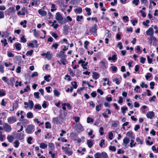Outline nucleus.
Masks as SVG:
<instances>
[{"label":"nucleus","instance_id":"obj_32","mask_svg":"<svg viewBox=\"0 0 158 158\" xmlns=\"http://www.w3.org/2000/svg\"><path fill=\"white\" fill-rule=\"evenodd\" d=\"M14 143L15 144V148H17L19 145V142L18 140H16L15 141Z\"/></svg>","mask_w":158,"mask_h":158},{"label":"nucleus","instance_id":"obj_13","mask_svg":"<svg viewBox=\"0 0 158 158\" xmlns=\"http://www.w3.org/2000/svg\"><path fill=\"white\" fill-rule=\"evenodd\" d=\"M38 13L40 15L42 16H45L47 14V12L42 9H39L38 10Z\"/></svg>","mask_w":158,"mask_h":158},{"label":"nucleus","instance_id":"obj_27","mask_svg":"<svg viewBox=\"0 0 158 158\" xmlns=\"http://www.w3.org/2000/svg\"><path fill=\"white\" fill-rule=\"evenodd\" d=\"M45 128H46L50 129L51 128V126L50 125V123L49 122H46L45 123Z\"/></svg>","mask_w":158,"mask_h":158},{"label":"nucleus","instance_id":"obj_24","mask_svg":"<svg viewBox=\"0 0 158 158\" xmlns=\"http://www.w3.org/2000/svg\"><path fill=\"white\" fill-rule=\"evenodd\" d=\"M14 139V137L12 135L9 136L7 137V139L8 141L10 143L12 142Z\"/></svg>","mask_w":158,"mask_h":158},{"label":"nucleus","instance_id":"obj_53","mask_svg":"<svg viewBox=\"0 0 158 158\" xmlns=\"http://www.w3.org/2000/svg\"><path fill=\"white\" fill-rule=\"evenodd\" d=\"M113 134L112 132H110L109 133L108 137H109V138L110 140H112V137H113Z\"/></svg>","mask_w":158,"mask_h":158},{"label":"nucleus","instance_id":"obj_46","mask_svg":"<svg viewBox=\"0 0 158 158\" xmlns=\"http://www.w3.org/2000/svg\"><path fill=\"white\" fill-rule=\"evenodd\" d=\"M50 77V76L49 75H48L47 76H45L44 77V78L45 80L47 82H49L50 81V80L49 78Z\"/></svg>","mask_w":158,"mask_h":158},{"label":"nucleus","instance_id":"obj_19","mask_svg":"<svg viewBox=\"0 0 158 158\" xmlns=\"http://www.w3.org/2000/svg\"><path fill=\"white\" fill-rule=\"evenodd\" d=\"M47 144L44 143L42 142L40 143V147L41 148L44 149L47 148Z\"/></svg>","mask_w":158,"mask_h":158},{"label":"nucleus","instance_id":"obj_2","mask_svg":"<svg viewBox=\"0 0 158 158\" xmlns=\"http://www.w3.org/2000/svg\"><path fill=\"white\" fill-rule=\"evenodd\" d=\"M75 127L78 132L83 131L84 130L83 126L80 123H76L75 125Z\"/></svg>","mask_w":158,"mask_h":158},{"label":"nucleus","instance_id":"obj_15","mask_svg":"<svg viewBox=\"0 0 158 158\" xmlns=\"http://www.w3.org/2000/svg\"><path fill=\"white\" fill-rule=\"evenodd\" d=\"M60 61L63 65H65L66 63L67 62L66 56H64V57L61 58Z\"/></svg>","mask_w":158,"mask_h":158},{"label":"nucleus","instance_id":"obj_63","mask_svg":"<svg viewBox=\"0 0 158 158\" xmlns=\"http://www.w3.org/2000/svg\"><path fill=\"white\" fill-rule=\"evenodd\" d=\"M140 126L139 125H136L134 128V130L136 131L140 128Z\"/></svg>","mask_w":158,"mask_h":158},{"label":"nucleus","instance_id":"obj_9","mask_svg":"<svg viewBox=\"0 0 158 158\" xmlns=\"http://www.w3.org/2000/svg\"><path fill=\"white\" fill-rule=\"evenodd\" d=\"M146 33L148 35H153L154 33L153 28L151 27L149 28L146 31Z\"/></svg>","mask_w":158,"mask_h":158},{"label":"nucleus","instance_id":"obj_59","mask_svg":"<svg viewBox=\"0 0 158 158\" xmlns=\"http://www.w3.org/2000/svg\"><path fill=\"white\" fill-rule=\"evenodd\" d=\"M52 137V135L49 133H48L45 136V139H50Z\"/></svg>","mask_w":158,"mask_h":158},{"label":"nucleus","instance_id":"obj_43","mask_svg":"<svg viewBox=\"0 0 158 158\" xmlns=\"http://www.w3.org/2000/svg\"><path fill=\"white\" fill-rule=\"evenodd\" d=\"M83 18V16L82 15H81L80 16L79 15H77V20L78 21H81V20Z\"/></svg>","mask_w":158,"mask_h":158},{"label":"nucleus","instance_id":"obj_22","mask_svg":"<svg viewBox=\"0 0 158 158\" xmlns=\"http://www.w3.org/2000/svg\"><path fill=\"white\" fill-rule=\"evenodd\" d=\"M27 117L29 118H32L33 117V114L31 112H28L27 114Z\"/></svg>","mask_w":158,"mask_h":158},{"label":"nucleus","instance_id":"obj_64","mask_svg":"<svg viewBox=\"0 0 158 158\" xmlns=\"http://www.w3.org/2000/svg\"><path fill=\"white\" fill-rule=\"evenodd\" d=\"M35 109H38L40 110L41 109V106L39 104L36 105L35 106Z\"/></svg>","mask_w":158,"mask_h":158},{"label":"nucleus","instance_id":"obj_7","mask_svg":"<svg viewBox=\"0 0 158 158\" xmlns=\"http://www.w3.org/2000/svg\"><path fill=\"white\" fill-rule=\"evenodd\" d=\"M16 121V118L14 116L10 117L7 118V122L10 124H13Z\"/></svg>","mask_w":158,"mask_h":158},{"label":"nucleus","instance_id":"obj_20","mask_svg":"<svg viewBox=\"0 0 158 158\" xmlns=\"http://www.w3.org/2000/svg\"><path fill=\"white\" fill-rule=\"evenodd\" d=\"M34 103L32 101L29 100L28 101V106L30 108V110H32L34 106Z\"/></svg>","mask_w":158,"mask_h":158},{"label":"nucleus","instance_id":"obj_50","mask_svg":"<svg viewBox=\"0 0 158 158\" xmlns=\"http://www.w3.org/2000/svg\"><path fill=\"white\" fill-rule=\"evenodd\" d=\"M140 85L142 88H143L144 87L145 88H147L148 87V85L147 84H145L143 82L141 83Z\"/></svg>","mask_w":158,"mask_h":158},{"label":"nucleus","instance_id":"obj_40","mask_svg":"<svg viewBox=\"0 0 158 158\" xmlns=\"http://www.w3.org/2000/svg\"><path fill=\"white\" fill-rule=\"evenodd\" d=\"M87 122L88 123H89L91 122L93 123L94 122V120L92 118L89 117L87 118Z\"/></svg>","mask_w":158,"mask_h":158},{"label":"nucleus","instance_id":"obj_14","mask_svg":"<svg viewBox=\"0 0 158 158\" xmlns=\"http://www.w3.org/2000/svg\"><path fill=\"white\" fill-rule=\"evenodd\" d=\"M99 77V74L98 73L95 72L93 73L92 77L95 80L97 79Z\"/></svg>","mask_w":158,"mask_h":158},{"label":"nucleus","instance_id":"obj_5","mask_svg":"<svg viewBox=\"0 0 158 158\" xmlns=\"http://www.w3.org/2000/svg\"><path fill=\"white\" fill-rule=\"evenodd\" d=\"M42 56H45V57L48 60H50L52 57V53L50 52H47V53H42Z\"/></svg>","mask_w":158,"mask_h":158},{"label":"nucleus","instance_id":"obj_55","mask_svg":"<svg viewBox=\"0 0 158 158\" xmlns=\"http://www.w3.org/2000/svg\"><path fill=\"white\" fill-rule=\"evenodd\" d=\"M21 67L20 66H18L16 69V72L17 73H19L21 72Z\"/></svg>","mask_w":158,"mask_h":158},{"label":"nucleus","instance_id":"obj_31","mask_svg":"<svg viewBox=\"0 0 158 158\" xmlns=\"http://www.w3.org/2000/svg\"><path fill=\"white\" fill-rule=\"evenodd\" d=\"M21 45L20 43L16 44H15L16 49L18 50H20L21 49Z\"/></svg>","mask_w":158,"mask_h":158},{"label":"nucleus","instance_id":"obj_52","mask_svg":"<svg viewBox=\"0 0 158 158\" xmlns=\"http://www.w3.org/2000/svg\"><path fill=\"white\" fill-rule=\"evenodd\" d=\"M139 3V0H134L133 1V4L135 5V6H137Z\"/></svg>","mask_w":158,"mask_h":158},{"label":"nucleus","instance_id":"obj_54","mask_svg":"<svg viewBox=\"0 0 158 158\" xmlns=\"http://www.w3.org/2000/svg\"><path fill=\"white\" fill-rule=\"evenodd\" d=\"M150 88L152 89H154V86L155 85V83L154 82H151L150 83Z\"/></svg>","mask_w":158,"mask_h":158},{"label":"nucleus","instance_id":"obj_61","mask_svg":"<svg viewBox=\"0 0 158 158\" xmlns=\"http://www.w3.org/2000/svg\"><path fill=\"white\" fill-rule=\"evenodd\" d=\"M8 10L10 11V12L14 13L15 12V8L13 7H10Z\"/></svg>","mask_w":158,"mask_h":158},{"label":"nucleus","instance_id":"obj_37","mask_svg":"<svg viewBox=\"0 0 158 158\" xmlns=\"http://www.w3.org/2000/svg\"><path fill=\"white\" fill-rule=\"evenodd\" d=\"M121 110L122 113L124 114L125 113V111L127 110V107L123 106L121 107Z\"/></svg>","mask_w":158,"mask_h":158},{"label":"nucleus","instance_id":"obj_4","mask_svg":"<svg viewBox=\"0 0 158 158\" xmlns=\"http://www.w3.org/2000/svg\"><path fill=\"white\" fill-rule=\"evenodd\" d=\"M35 126L32 125H28L26 129V131L28 134H31L34 131Z\"/></svg>","mask_w":158,"mask_h":158},{"label":"nucleus","instance_id":"obj_51","mask_svg":"<svg viewBox=\"0 0 158 158\" xmlns=\"http://www.w3.org/2000/svg\"><path fill=\"white\" fill-rule=\"evenodd\" d=\"M53 92L55 96H58L60 95V93L57 90H54Z\"/></svg>","mask_w":158,"mask_h":158},{"label":"nucleus","instance_id":"obj_8","mask_svg":"<svg viewBox=\"0 0 158 158\" xmlns=\"http://www.w3.org/2000/svg\"><path fill=\"white\" fill-rule=\"evenodd\" d=\"M62 149L64 150V152L68 156H70L72 155L73 152L72 151L69 150L67 147H62Z\"/></svg>","mask_w":158,"mask_h":158},{"label":"nucleus","instance_id":"obj_35","mask_svg":"<svg viewBox=\"0 0 158 158\" xmlns=\"http://www.w3.org/2000/svg\"><path fill=\"white\" fill-rule=\"evenodd\" d=\"M86 11L87 12V14L88 15H90L91 14L90 12L91 9L90 8L86 7L85 8Z\"/></svg>","mask_w":158,"mask_h":158},{"label":"nucleus","instance_id":"obj_12","mask_svg":"<svg viewBox=\"0 0 158 158\" xmlns=\"http://www.w3.org/2000/svg\"><path fill=\"white\" fill-rule=\"evenodd\" d=\"M130 139L127 137H125L123 139V145L126 147H127V144L129 143Z\"/></svg>","mask_w":158,"mask_h":158},{"label":"nucleus","instance_id":"obj_49","mask_svg":"<svg viewBox=\"0 0 158 158\" xmlns=\"http://www.w3.org/2000/svg\"><path fill=\"white\" fill-rule=\"evenodd\" d=\"M1 42L3 44V46H5L7 44L6 40V39H5L3 40H2L1 41Z\"/></svg>","mask_w":158,"mask_h":158},{"label":"nucleus","instance_id":"obj_23","mask_svg":"<svg viewBox=\"0 0 158 158\" xmlns=\"http://www.w3.org/2000/svg\"><path fill=\"white\" fill-rule=\"evenodd\" d=\"M95 158H101L102 157V152H97L94 155Z\"/></svg>","mask_w":158,"mask_h":158},{"label":"nucleus","instance_id":"obj_17","mask_svg":"<svg viewBox=\"0 0 158 158\" xmlns=\"http://www.w3.org/2000/svg\"><path fill=\"white\" fill-rule=\"evenodd\" d=\"M149 40L151 42V43H152V41L156 42V38L153 35L151 36L150 37L148 38Z\"/></svg>","mask_w":158,"mask_h":158},{"label":"nucleus","instance_id":"obj_16","mask_svg":"<svg viewBox=\"0 0 158 158\" xmlns=\"http://www.w3.org/2000/svg\"><path fill=\"white\" fill-rule=\"evenodd\" d=\"M53 150H49V154L51 155V157L52 158H54L55 156L56 155V152H52V151Z\"/></svg>","mask_w":158,"mask_h":158},{"label":"nucleus","instance_id":"obj_58","mask_svg":"<svg viewBox=\"0 0 158 158\" xmlns=\"http://www.w3.org/2000/svg\"><path fill=\"white\" fill-rule=\"evenodd\" d=\"M103 128L102 127H101L99 130V132L101 135H102L104 134V132L103 131Z\"/></svg>","mask_w":158,"mask_h":158},{"label":"nucleus","instance_id":"obj_25","mask_svg":"<svg viewBox=\"0 0 158 158\" xmlns=\"http://www.w3.org/2000/svg\"><path fill=\"white\" fill-rule=\"evenodd\" d=\"M27 23V21L26 20H24L23 21H22L20 23V25L23 26L24 28H25L26 27V24Z\"/></svg>","mask_w":158,"mask_h":158},{"label":"nucleus","instance_id":"obj_44","mask_svg":"<svg viewBox=\"0 0 158 158\" xmlns=\"http://www.w3.org/2000/svg\"><path fill=\"white\" fill-rule=\"evenodd\" d=\"M32 140V138L31 137H29L27 139V143L29 144H31L32 143L31 142V140Z\"/></svg>","mask_w":158,"mask_h":158},{"label":"nucleus","instance_id":"obj_41","mask_svg":"<svg viewBox=\"0 0 158 158\" xmlns=\"http://www.w3.org/2000/svg\"><path fill=\"white\" fill-rule=\"evenodd\" d=\"M33 52V51L32 50H31L30 51H28L26 53V55L27 56L31 55L32 54Z\"/></svg>","mask_w":158,"mask_h":158},{"label":"nucleus","instance_id":"obj_36","mask_svg":"<svg viewBox=\"0 0 158 158\" xmlns=\"http://www.w3.org/2000/svg\"><path fill=\"white\" fill-rule=\"evenodd\" d=\"M64 56H66L64 54H62L60 53H58L56 54V56L58 57L62 58L64 57Z\"/></svg>","mask_w":158,"mask_h":158},{"label":"nucleus","instance_id":"obj_62","mask_svg":"<svg viewBox=\"0 0 158 158\" xmlns=\"http://www.w3.org/2000/svg\"><path fill=\"white\" fill-rule=\"evenodd\" d=\"M65 79H67V80L69 81L71 80V78L70 77V76L68 75H65Z\"/></svg>","mask_w":158,"mask_h":158},{"label":"nucleus","instance_id":"obj_28","mask_svg":"<svg viewBox=\"0 0 158 158\" xmlns=\"http://www.w3.org/2000/svg\"><path fill=\"white\" fill-rule=\"evenodd\" d=\"M109 149L113 152H115L116 151V148L114 146H110L109 147Z\"/></svg>","mask_w":158,"mask_h":158},{"label":"nucleus","instance_id":"obj_30","mask_svg":"<svg viewBox=\"0 0 158 158\" xmlns=\"http://www.w3.org/2000/svg\"><path fill=\"white\" fill-rule=\"evenodd\" d=\"M21 42L25 43L27 41V39L25 38L24 35H23L20 38Z\"/></svg>","mask_w":158,"mask_h":158},{"label":"nucleus","instance_id":"obj_47","mask_svg":"<svg viewBox=\"0 0 158 158\" xmlns=\"http://www.w3.org/2000/svg\"><path fill=\"white\" fill-rule=\"evenodd\" d=\"M146 60L145 58L141 57L140 58V62L142 64H144Z\"/></svg>","mask_w":158,"mask_h":158},{"label":"nucleus","instance_id":"obj_18","mask_svg":"<svg viewBox=\"0 0 158 158\" xmlns=\"http://www.w3.org/2000/svg\"><path fill=\"white\" fill-rule=\"evenodd\" d=\"M87 144L89 148H91L93 145V141L91 140H87Z\"/></svg>","mask_w":158,"mask_h":158},{"label":"nucleus","instance_id":"obj_21","mask_svg":"<svg viewBox=\"0 0 158 158\" xmlns=\"http://www.w3.org/2000/svg\"><path fill=\"white\" fill-rule=\"evenodd\" d=\"M99 64L100 65V67L102 69H106V67L105 65V63L103 61H101L100 62Z\"/></svg>","mask_w":158,"mask_h":158},{"label":"nucleus","instance_id":"obj_45","mask_svg":"<svg viewBox=\"0 0 158 158\" xmlns=\"http://www.w3.org/2000/svg\"><path fill=\"white\" fill-rule=\"evenodd\" d=\"M5 95V92L3 91V89H0V97L4 96Z\"/></svg>","mask_w":158,"mask_h":158},{"label":"nucleus","instance_id":"obj_56","mask_svg":"<svg viewBox=\"0 0 158 158\" xmlns=\"http://www.w3.org/2000/svg\"><path fill=\"white\" fill-rule=\"evenodd\" d=\"M39 93L38 92H35L34 93V95L35 98H39Z\"/></svg>","mask_w":158,"mask_h":158},{"label":"nucleus","instance_id":"obj_3","mask_svg":"<svg viewBox=\"0 0 158 158\" xmlns=\"http://www.w3.org/2000/svg\"><path fill=\"white\" fill-rule=\"evenodd\" d=\"M97 28L98 26L97 25L94 24L89 30L95 36H96L97 35Z\"/></svg>","mask_w":158,"mask_h":158},{"label":"nucleus","instance_id":"obj_48","mask_svg":"<svg viewBox=\"0 0 158 158\" xmlns=\"http://www.w3.org/2000/svg\"><path fill=\"white\" fill-rule=\"evenodd\" d=\"M0 72L2 73H3L4 72V67L1 64H0Z\"/></svg>","mask_w":158,"mask_h":158},{"label":"nucleus","instance_id":"obj_57","mask_svg":"<svg viewBox=\"0 0 158 158\" xmlns=\"http://www.w3.org/2000/svg\"><path fill=\"white\" fill-rule=\"evenodd\" d=\"M147 58L148 63L149 64L151 63L152 61V58H150L149 56H147Z\"/></svg>","mask_w":158,"mask_h":158},{"label":"nucleus","instance_id":"obj_6","mask_svg":"<svg viewBox=\"0 0 158 158\" xmlns=\"http://www.w3.org/2000/svg\"><path fill=\"white\" fill-rule=\"evenodd\" d=\"M3 127L5 131L6 132H9L12 130L10 126L7 123H4L3 125Z\"/></svg>","mask_w":158,"mask_h":158},{"label":"nucleus","instance_id":"obj_1","mask_svg":"<svg viewBox=\"0 0 158 158\" xmlns=\"http://www.w3.org/2000/svg\"><path fill=\"white\" fill-rule=\"evenodd\" d=\"M55 18L60 23L63 24L65 22V20L64 19L62 15L60 14L59 12L56 13Z\"/></svg>","mask_w":158,"mask_h":158},{"label":"nucleus","instance_id":"obj_29","mask_svg":"<svg viewBox=\"0 0 158 158\" xmlns=\"http://www.w3.org/2000/svg\"><path fill=\"white\" fill-rule=\"evenodd\" d=\"M71 84L73 86V87L74 89H76L77 88V83L76 81H74L72 82L71 83Z\"/></svg>","mask_w":158,"mask_h":158},{"label":"nucleus","instance_id":"obj_10","mask_svg":"<svg viewBox=\"0 0 158 158\" xmlns=\"http://www.w3.org/2000/svg\"><path fill=\"white\" fill-rule=\"evenodd\" d=\"M146 116L148 118L152 119L155 116L154 113L153 111H149L147 114Z\"/></svg>","mask_w":158,"mask_h":158},{"label":"nucleus","instance_id":"obj_39","mask_svg":"<svg viewBox=\"0 0 158 158\" xmlns=\"http://www.w3.org/2000/svg\"><path fill=\"white\" fill-rule=\"evenodd\" d=\"M136 140L137 142H139L140 144L142 145L143 143V141L141 140L139 138L137 137L136 139Z\"/></svg>","mask_w":158,"mask_h":158},{"label":"nucleus","instance_id":"obj_38","mask_svg":"<svg viewBox=\"0 0 158 158\" xmlns=\"http://www.w3.org/2000/svg\"><path fill=\"white\" fill-rule=\"evenodd\" d=\"M105 144V140L104 139H102L101 140L100 143L99 144V146L101 147H102L103 145Z\"/></svg>","mask_w":158,"mask_h":158},{"label":"nucleus","instance_id":"obj_34","mask_svg":"<svg viewBox=\"0 0 158 158\" xmlns=\"http://www.w3.org/2000/svg\"><path fill=\"white\" fill-rule=\"evenodd\" d=\"M48 147L49 148H51L52 149L51 150H54L55 148L53 143H49L48 144Z\"/></svg>","mask_w":158,"mask_h":158},{"label":"nucleus","instance_id":"obj_33","mask_svg":"<svg viewBox=\"0 0 158 158\" xmlns=\"http://www.w3.org/2000/svg\"><path fill=\"white\" fill-rule=\"evenodd\" d=\"M102 158H108L107 154L105 152H102Z\"/></svg>","mask_w":158,"mask_h":158},{"label":"nucleus","instance_id":"obj_11","mask_svg":"<svg viewBox=\"0 0 158 158\" xmlns=\"http://www.w3.org/2000/svg\"><path fill=\"white\" fill-rule=\"evenodd\" d=\"M60 118V117L54 118L52 119V123L54 124L59 123V121Z\"/></svg>","mask_w":158,"mask_h":158},{"label":"nucleus","instance_id":"obj_60","mask_svg":"<svg viewBox=\"0 0 158 158\" xmlns=\"http://www.w3.org/2000/svg\"><path fill=\"white\" fill-rule=\"evenodd\" d=\"M101 107V105H99L96 106V111H99L100 110V108Z\"/></svg>","mask_w":158,"mask_h":158},{"label":"nucleus","instance_id":"obj_26","mask_svg":"<svg viewBox=\"0 0 158 158\" xmlns=\"http://www.w3.org/2000/svg\"><path fill=\"white\" fill-rule=\"evenodd\" d=\"M74 11L77 13L80 14L82 12V9L81 8H76L74 10Z\"/></svg>","mask_w":158,"mask_h":158},{"label":"nucleus","instance_id":"obj_42","mask_svg":"<svg viewBox=\"0 0 158 158\" xmlns=\"http://www.w3.org/2000/svg\"><path fill=\"white\" fill-rule=\"evenodd\" d=\"M111 68L112 70L114 72H116L117 70V67L114 65L112 66L111 67Z\"/></svg>","mask_w":158,"mask_h":158}]
</instances>
